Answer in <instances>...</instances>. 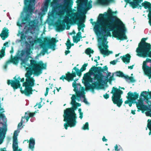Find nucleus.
Returning a JSON list of instances; mask_svg holds the SVG:
<instances>
[{
  "label": "nucleus",
  "mask_w": 151,
  "mask_h": 151,
  "mask_svg": "<svg viewBox=\"0 0 151 151\" xmlns=\"http://www.w3.org/2000/svg\"><path fill=\"white\" fill-rule=\"evenodd\" d=\"M99 17L101 19L100 24L99 22H93V19H90V23L93 25L95 24L94 29L96 34L101 35L100 39L103 41H106V39L104 37L111 36L110 32L112 31L113 36L117 38L118 40H123L127 39L125 35L126 29L124 24L119 19L115 16L111 15H109L105 20L102 21L104 17L103 14H99Z\"/></svg>",
  "instance_id": "nucleus-1"
},
{
  "label": "nucleus",
  "mask_w": 151,
  "mask_h": 151,
  "mask_svg": "<svg viewBox=\"0 0 151 151\" xmlns=\"http://www.w3.org/2000/svg\"><path fill=\"white\" fill-rule=\"evenodd\" d=\"M46 68V64L44 63L42 61H37L35 60H31L30 61V65L29 68H27L28 70L25 74V76L27 78L26 81L23 83L22 86L25 87L24 90L22 89L21 87L20 81L17 79L15 76L14 80H9L7 81V84L11 85L14 90L19 88H20V91L22 94H24L26 96H29L32 94L33 90L32 87L34 86L35 80L31 76L33 73L36 76H38L42 73V70Z\"/></svg>",
  "instance_id": "nucleus-2"
},
{
  "label": "nucleus",
  "mask_w": 151,
  "mask_h": 151,
  "mask_svg": "<svg viewBox=\"0 0 151 151\" xmlns=\"http://www.w3.org/2000/svg\"><path fill=\"white\" fill-rule=\"evenodd\" d=\"M107 66L102 68L101 67H96L93 66L89 70V72L84 74L83 80L86 89L94 91L95 89H99L105 83V81L103 79L104 76L101 72L107 70Z\"/></svg>",
  "instance_id": "nucleus-3"
},
{
  "label": "nucleus",
  "mask_w": 151,
  "mask_h": 151,
  "mask_svg": "<svg viewBox=\"0 0 151 151\" xmlns=\"http://www.w3.org/2000/svg\"><path fill=\"white\" fill-rule=\"evenodd\" d=\"M88 10H51L52 12H68L65 19L60 20L55 24L56 30L58 32L63 31L65 29V23L69 22L71 24H77L79 31L82 28L84 27L86 16L79 11L87 12Z\"/></svg>",
  "instance_id": "nucleus-4"
},
{
  "label": "nucleus",
  "mask_w": 151,
  "mask_h": 151,
  "mask_svg": "<svg viewBox=\"0 0 151 151\" xmlns=\"http://www.w3.org/2000/svg\"><path fill=\"white\" fill-rule=\"evenodd\" d=\"M76 95H73L71 97V101L70 104L73 107L66 109L64 111L63 117L64 123V126L66 129H67L68 127H74L76 124V115L75 111L78 107L81 106V104L76 102Z\"/></svg>",
  "instance_id": "nucleus-5"
},
{
  "label": "nucleus",
  "mask_w": 151,
  "mask_h": 151,
  "mask_svg": "<svg viewBox=\"0 0 151 151\" xmlns=\"http://www.w3.org/2000/svg\"><path fill=\"white\" fill-rule=\"evenodd\" d=\"M147 38H143L139 43L137 48V55L143 58L149 57L151 58V45L150 43L146 42Z\"/></svg>",
  "instance_id": "nucleus-6"
},
{
  "label": "nucleus",
  "mask_w": 151,
  "mask_h": 151,
  "mask_svg": "<svg viewBox=\"0 0 151 151\" xmlns=\"http://www.w3.org/2000/svg\"><path fill=\"white\" fill-rule=\"evenodd\" d=\"M127 95L128 96L127 97V99L130 101V102L128 104L130 107L132 106V104L135 103L138 109V111L140 110L144 111L147 110L148 107L144 104L142 100H138V102L135 101V100L138 98L139 96L138 93L137 92H135L133 93L130 91L127 93Z\"/></svg>",
  "instance_id": "nucleus-7"
},
{
  "label": "nucleus",
  "mask_w": 151,
  "mask_h": 151,
  "mask_svg": "<svg viewBox=\"0 0 151 151\" xmlns=\"http://www.w3.org/2000/svg\"><path fill=\"white\" fill-rule=\"evenodd\" d=\"M88 65V63L84 64L80 70L76 67H75L73 69L75 70V72L73 71L72 73H70L69 72H68L66 74L65 76L62 75L60 78V79L64 81V79H65L68 82L73 81L74 78L76 76V75L79 76H81L82 74L81 72L86 70V67Z\"/></svg>",
  "instance_id": "nucleus-8"
},
{
  "label": "nucleus",
  "mask_w": 151,
  "mask_h": 151,
  "mask_svg": "<svg viewBox=\"0 0 151 151\" xmlns=\"http://www.w3.org/2000/svg\"><path fill=\"white\" fill-rule=\"evenodd\" d=\"M111 93L113 94L111 98L113 103L116 104L118 107H120L123 102L122 99L121 98L123 91L117 88L113 87Z\"/></svg>",
  "instance_id": "nucleus-9"
},
{
  "label": "nucleus",
  "mask_w": 151,
  "mask_h": 151,
  "mask_svg": "<svg viewBox=\"0 0 151 151\" xmlns=\"http://www.w3.org/2000/svg\"><path fill=\"white\" fill-rule=\"evenodd\" d=\"M58 41L54 38H49L47 37L44 39L43 41L40 44L41 47L42 48L43 50L44 53H43L44 55L45 53L47 52L48 48L53 49L56 43Z\"/></svg>",
  "instance_id": "nucleus-10"
},
{
  "label": "nucleus",
  "mask_w": 151,
  "mask_h": 151,
  "mask_svg": "<svg viewBox=\"0 0 151 151\" xmlns=\"http://www.w3.org/2000/svg\"><path fill=\"white\" fill-rule=\"evenodd\" d=\"M142 69L145 75L148 77L149 79L151 78V59L146 58L143 61Z\"/></svg>",
  "instance_id": "nucleus-11"
},
{
  "label": "nucleus",
  "mask_w": 151,
  "mask_h": 151,
  "mask_svg": "<svg viewBox=\"0 0 151 151\" xmlns=\"http://www.w3.org/2000/svg\"><path fill=\"white\" fill-rule=\"evenodd\" d=\"M88 0H77V9H89L92 7V1L90 0L88 3Z\"/></svg>",
  "instance_id": "nucleus-12"
},
{
  "label": "nucleus",
  "mask_w": 151,
  "mask_h": 151,
  "mask_svg": "<svg viewBox=\"0 0 151 151\" xmlns=\"http://www.w3.org/2000/svg\"><path fill=\"white\" fill-rule=\"evenodd\" d=\"M23 9H35V0H24Z\"/></svg>",
  "instance_id": "nucleus-13"
},
{
  "label": "nucleus",
  "mask_w": 151,
  "mask_h": 151,
  "mask_svg": "<svg viewBox=\"0 0 151 151\" xmlns=\"http://www.w3.org/2000/svg\"><path fill=\"white\" fill-rule=\"evenodd\" d=\"M126 3H129V6L133 9L138 8L140 6L139 3L143 1V0H124Z\"/></svg>",
  "instance_id": "nucleus-14"
},
{
  "label": "nucleus",
  "mask_w": 151,
  "mask_h": 151,
  "mask_svg": "<svg viewBox=\"0 0 151 151\" xmlns=\"http://www.w3.org/2000/svg\"><path fill=\"white\" fill-rule=\"evenodd\" d=\"M102 46H100L99 47L101 54L105 55H108L112 53V51H109L107 50V48H108V45L105 44L103 42H102Z\"/></svg>",
  "instance_id": "nucleus-15"
},
{
  "label": "nucleus",
  "mask_w": 151,
  "mask_h": 151,
  "mask_svg": "<svg viewBox=\"0 0 151 151\" xmlns=\"http://www.w3.org/2000/svg\"><path fill=\"white\" fill-rule=\"evenodd\" d=\"M0 123L4 125L3 128L0 127V144H1L2 143L3 139L5 137V135L7 130V125L2 122H0Z\"/></svg>",
  "instance_id": "nucleus-16"
},
{
  "label": "nucleus",
  "mask_w": 151,
  "mask_h": 151,
  "mask_svg": "<svg viewBox=\"0 0 151 151\" xmlns=\"http://www.w3.org/2000/svg\"><path fill=\"white\" fill-rule=\"evenodd\" d=\"M15 132H14L13 137V142L12 144V148L13 151H22V149H18V141L17 136V134L15 136Z\"/></svg>",
  "instance_id": "nucleus-17"
},
{
  "label": "nucleus",
  "mask_w": 151,
  "mask_h": 151,
  "mask_svg": "<svg viewBox=\"0 0 151 151\" xmlns=\"http://www.w3.org/2000/svg\"><path fill=\"white\" fill-rule=\"evenodd\" d=\"M9 31V29L6 27L3 29L1 33L0 34V36L3 40H4L8 37Z\"/></svg>",
  "instance_id": "nucleus-18"
},
{
  "label": "nucleus",
  "mask_w": 151,
  "mask_h": 151,
  "mask_svg": "<svg viewBox=\"0 0 151 151\" xmlns=\"http://www.w3.org/2000/svg\"><path fill=\"white\" fill-rule=\"evenodd\" d=\"M84 93L83 91H77L76 93V97L78 98V100L79 101L81 97H82L83 98H84L83 102L85 104H87L88 103L85 98Z\"/></svg>",
  "instance_id": "nucleus-19"
},
{
  "label": "nucleus",
  "mask_w": 151,
  "mask_h": 151,
  "mask_svg": "<svg viewBox=\"0 0 151 151\" xmlns=\"http://www.w3.org/2000/svg\"><path fill=\"white\" fill-rule=\"evenodd\" d=\"M142 2V1H141L140 3H139L140 6L138 9H141L142 7L143 6L145 9H151V4L150 3L145 1L141 4Z\"/></svg>",
  "instance_id": "nucleus-20"
},
{
  "label": "nucleus",
  "mask_w": 151,
  "mask_h": 151,
  "mask_svg": "<svg viewBox=\"0 0 151 151\" xmlns=\"http://www.w3.org/2000/svg\"><path fill=\"white\" fill-rule=\"evenodd\" d=\"M140 96L143 97L145 100L148 101L149 99H151V91H143L141 93Z\"/></svg>",
  "instance_id": "nucleus-21"
},
{
  "label": "nucleus",
  "mask_w": 151,
  "mask_h": 151,
  "mask_svg": "<svg viewBox=\"0 0 151 151\" xmlns=\"http://www.w3.org/2000/svg\"><path fill=\"white\" fill-rule=\"evenodd\" d=\"M97 1L99 4L104 6H107L114 2V0H98Z\"/></svg>",
  "instance_id": "nucleus-22"
},
{
  "label": "nucleus",
  "mask_w": 151,
  "mask_h": 151,
  "mask_svg": "<svg viewBox=\"0 0 151 151\" xmlns=\"http://www.w3.org/2000/svg\"><path fill=\"white\" fill-rule=\"evenodd\" d=\"M131 58V56L130 55L128 54L120 57V58L124 63H129Z\"/></svg>",
  "instance_id": "nucleus-23"
},
{
  "label": "nucleus",
  "mask_w": 151,
  "mask_h": 151,
  "mask_svg": "<svg viewBox=\"0 0 151 151\" xmlns=\"http://www.w3.org/2000/svg\"><path fill=\"white\" fill-rule=\"evenodd\" d=\"M29 142V148L33 151L35 144V139L33 138L32 137H31L29 141L27 140V142Z\"/></svg>",
  "instance_id": "nucleus-24"
},
{
  "label": "nucleus",
  "mask_w": 151,
  "mask_h": 151,
  "mask_svg": "<svg viewBox=\"0 0 151 151\" xmlns=\"http://www.w3.org/2000/svg\"><path fill=\"white\" fill-rule=\"evenodd\" d=\"M35 114V112L31 113L29 112H27L25 113V115L24 116L22 117L24 119H25L26 122H27L30 117H32Z\"/></svg>",
  "instance_id": "nucleus-25"
},
{
  "label": "nucleus",
  "mask_w": 151,
  "mask_h": 151,
  "mask_svg": "<svg viewBox=\"0 0 151 151\" xmlns=\"http://www.w3.org/2000/svg\"><path fill=\"white\" fill-rule=\"evenodd\" d=\"M37 23L35 20H32L29 23V28L31 29H35Z\"/></svg>",
  "instance_id": "nucleus-26"
},
{
  "label": "nucleus",
  "mask_w": 151,
  "mask_h": 151,
  "mask_svg": "<svg viewBox=\"0 0 151 151\" xmlns=\"http://www.w3.org/2000/svg\"><path fill=\"white\" fill-rule=\"evenodd\" d=\"M20 58L18 57H14L12 58L10 60V62L14 64H17L18 63V60Z\"/></svg>",
  "instance_id": "nucleus-27"
},
{
  "label": "nucleus",
  "mask_w": 151,
  "mask_h": 151,
  "mask_svg": "<svg viewBox=\"0 0 151 151\" xmlns=\"http://www.w3.org/2000/svg\"><path fill=\"white\" fill-rule=\"evenodd\" d=\"M78 79H75L74 80V81L72 83L73 87L74 88L73 91L76 93L79 91H78V88L77 87V84L76 83V82L78 81Z\"/></svg>",
  "instance_id": "nucleus-28"
},
{
  "label": "nucleus",
  "mask_w": 151,
  "mask_h": 151,
  "mask_svg": "<svg viewBox=\"0 0 151 151\" xmlns=\"http://www.w3.org/2000/svg\"><path fill=\"white\" fill-rule=\"evenodd\" d=\"M29 15L27 14L26 17H23L22 19V24H24L25 22H28L29 20Z\"/></svg>",
  "instance_id": "nucleus-29"
},
{
  "label": "nucleus",
  "mask_w": 151,
  "mask_h": 151,
  "mask_svg": "<svg viewBox=\"0 0 151 151\" xmlns=\"http://www.w3.org/2000/svg\"><path fill=\"white\" fill-rule=\"evenodd\" d=\"M59 5V3L58 2H54L51 5V6L52 7V9H60L58 8Z\"/></svg>",
  "instance_id": "nucleus-30"
},
{
  "label": "nucleus",
  "mask_w": 151,
  "mask_h": 151,
  "mask_svg": "<svg viewBox=\"0 0 151 151\" xmlns=\"http://www.w3.org/2000/svg\"><path fill=\"white\" fill-rule=\"evenodd\" d=\"M115 73L116 76L124 78H125V76L126 75H124L122 72L119 71H116Z\"/></svg>",
  "instance_id": "nucleus-31"
},
{
  "label": "nucleus",
  "mask_w": 151,
  "mask_h": 151,
  "mask_svg": "<svg viewBox=\"0 0 151 151\" xmlns=\"http://www.w3.org/2000/svg\"><path fill=\"white\" fill-rule=\"evenodd\" d=\"M125 79L126 80V81L129 80L130 81L132 82H134L135 81L133 77H129L127 75H126L125 76Z\"/></svg>",
  "instance_id": "nucleus-32"
},
{
  "label": "nucleus",
  "mask_w": 151,
  "mask_h": 151,
  "mask_svg": "<svg viewBox=\"0 0 151 151\" xmlns=\"http://www.w3.org/2000/svg\"><path fill=\"white\" fill-rule=\"evenodd\" d=\"M49 3L45 2L40 9H47Z\"/></svg>",
  "instance_id": "nucleus-33"
},
{
  "label": "nucleus",
  "mask_w": 151,
  "mask_h": 151,
  "mask_svg": "<svg viewBox=\"0 0 151 151\" xmlns=\"http://www.w3.org/2000/svg\"><path fill=\"white\" fill-rule=\"evenodd\" d=\"M85 52L87 54H90L91 53L93 54L94 52V51L90 48L89 47L86 50Z\"/></svg>",
  "instance_id": "nucleus-34"
},
{
  "label": "nucleus",
  "mask_w": 151,
  "mask_h": 151,
  "mask_svg": "<svg viewBox=\"0 0 151 151\" xmlns=\"http://www.w3.org/2000/svg\"><path fill=\"white\" fill-rule=\"evenodd\" d=\"M149 11V13L148 14V17L149 19V23L150 25L151 26V10H148L147 12Z\"/></svg>",
  "instance_id": "nucleus-35"
},
{
  "label": "nucleus",
  "mask_w": 151,
  "mask_h": 151,
  "mask_svg": "<svg viewBox=\"0 0 151 151\" xmlns=\"http://www.w3.org/2000/svg\"><path fill=\"white\" fill-rule=\"evenodd\" d=\"M73 40L74 42L77 43L80 41V38L74 36L73 37Z\"/></svg>",
  "instance_id": "nucleus-36"
},
{
  "label": "nucleus",
  "mask_w": 151,
  "mask_h": 151,
  "mask_svg": "<svg viewBox=\"0 0 151 151\" xmlns=\"http://www.w3.org/2000/svg\"><path fill=\"white\" fill-rule=\"evenodd\" d=\"M107 79V82H109L110 84H111L112 81L114 80V74H113L111 76L109 79Z\"/></svg>",
  "instance_id": "nucleus-37"
},
{
  "label": "nucleus",
  "mask_w": 151,
  "mask_h": 151,
  "mask_svg": "<svg viewBox=\"0 0 151 151\" xmlns=\"http://www.w3.org/2000/svg\"><path fill=\"white\" fill-rule=\"evenodd\" d=\"M82 129L84 130L86 129L88 130L89 129L88 123V122L85 123V124L83 127Z\"/></svg>",
  "instance_id": "nucleus-38"
},
{
  "label": "nucleus",
  "mask_w": 151,
  "mask_h": 151,
  "mask_svg": "<svg viewBox=\"0 0 151 151\" xmlns=\"http://www.w3.org/2000/svg\"><path fill=\"white\" fill-rule=\"evenodd\" d=\"M107 70H104V71L103 72H101V73L102 74H103L102 73H104L105 71H106V72H107V74L106 76V78H108V77L110 76L111 74V73L110 72H108V67H107Z\"/></svg>",
  "instance_id": "nucleus-39"
},
{
  "label": "nucleus",
  "mask_w": 151,
  "mask_h": 151,
  "mask_svg": "<svg viewBox=\"0 0 151 151\" xmlns=\"http://www.w3.org/2000/svg\"><path fill=\"white\" fill-rule=\"evenodd\" d=\"M78 111L79 113V117L82 119L83 117V113L81 112V109L79 108L78 109Z\"/></svg>",
  "instance_id": "nucleus-40"
},
{
  "label": "nucleus",
  "mask_w": 151,
  "mask_h": 151,
  "mask_svg": "<svg viewBox=\"0 0 151 151\" xmlns=\"http://www.w3.org/2000/svg\"><path fill=\"white\" fill-rule=\"evenodd\" d=\"M20 52V53L19 55V56L21 57H23L25 54L26 52L24 50H22Z\"/></svg>",
  "instance_id": "nucleus-41"
},
{
  "label": "nucleus",
  "mask_w": 151,
  "mask_h": 151,
  "mask_svg": "<svg viewBox=\"0 0 151 151\" xmlns=\"http://www.w3.org/2000/svg\"><path fill=\"white\" fill-rule=\"evenodd\" d=\"M31 60H30V61H31ZM27 62H26V61H25V60H22V63H21V64H24V65H27L29 66V67H28L27 68H26V70H27L26 68H29V66H30V65H27ZM27 70H27V71L28 70V69H27Z\"/></svg>",
  "instance_id": "nucleus-42"
},
{
  "label": "nucleus",
  "mask_w": 151,
  "mask_h": 151,
  "mask_svg": "<svg viewBox=\"0 0 151 151\" xmlns=\"http://www.w3.org/2000/svg\"><path fill=\"white\" fill-rule=\"evenodd\" d=\"M147 127L150 130L149 134V135H150L151 134V120L150 122L148 123Z\"/></svg>",
  "instance_id": "nucleus-43"
},
{
  "label": "nucleus",
  "mask_w": 151,
  "mask_h": 151,
  "mask_svg": "<svg viewBox=\"0 0 151 151\" xmlns=\"http://www.w3.org/2000/svg\"><path fill=\"white\" fill-rule=\"evenodd\" d=\"M26 35L24 34L23 33H22L21 34V39L22 40H25V38H26Z\"/></svg>",
  "instance_id": "nucleus-44"
},
{
  "label": "nucleus",
  "mask_w": 151,
  "mask_h": 151,
  "mask_svg": "<svg viewBox=\"0 0 151 151\" xmlns=\"http://www.w3.org/2000/svg\"><path fill=\"white\" fill-rule=\"evenodd\" d=\"M24 118H22H22L21 119V122L19 124H18V127H21L23 123L24 122V120H23Z\"/></svg>",
  "instance_id": "nucleus-45"
},
{
  "label": "nucleus",
  "mask_w": 151,
  "mask_h": 151,
  "mask_svg": "<svg viewBox=\"0 0 151 151\" xmlns=\"http://www.w3.org/2000/svg\"><path fill=\"white\" fill-rule=\"evenodd\" d=\"M71 43V42L70 41V40L69 39H68L66 43L67 48H68V46H69V45H70Z\"/></svg>",
  "instance_id": "nucleus-46"
},
{
  "label": "nucleus",
  "mask_w": 151,
  "mask_h": 151,
  "mask_svg": "<svg viewBox=\"0 0 151 151\" xmlns=\"http://www.w3.org/2000/svg\"><path fill=\"white\" fill-rule=\"evenodd\" d=\"M81 32H79L77 34L76 37L81 38H82V37L81 35Z\"/></svg>",
  "instance_id": "nucleus-47"
},
{
  "label": "nucleus",
  "mask_w": 151,
  "mask_h": 151,
  "mask_svg": "<svg viewBox=\"0 0 151 151\" xmlns=\"http://www.w3.org/2000/svg\"><path fill=\"white\" fill-rule=\"evenodd\" d=\"M103 97L104 98V99H107L109 98V94H108L107 93H106L105 94L103 95Z\"/></svg>",
  "instance_id": "nucleus-48"
},
{
  "label": "nucleus",
  "mask_w": 151,
  "mask_h": 151,
  "mask_svg": "<svg viewBox=\"0 0 151 151\" xmlns=\"http://www.w3.org/2000/svg\"><path fill=\"white\" fill-rule=\"evenodd\" d=\"M117 62V60H113L110 62V63L113 65H115L116 64V63Z\"/></svg>",
  "instance_id": "nucleus-49"
},
{
  "label": "nucleus",
  "mask_w": 151,
  "mask_h": 151,
  "mask_svg": "<svg viewBox=\"0 0 151 151\" xmlns=\"http://www.w3.org/2000/svg\"><path fill=\"white\" fill-rule=\"evenodd\" d=\"M49 88H48V87H47L46 88V92L45 93V96H47V95L48 94V92H49Z\"/></svg>",
  "instance_id": "nucleus-50"
},
{
  "label": "nucleus",
  "mask_w": 151,
  "mask_h": 151,
  "mask_svg": "<svg viewBox=\"0 0 151 151\" xmlns=\"http://www.w3.org/2000/svg\"><path fill=\"white\" fill-rule=\"evenodd\" d=\"M22 23H21L19 21L17 22V25L19 27H22Z\"/></svg>",
  "instance_id": "nucleus-51"
},
{
  "label": "nucleus",
  "mask_w": 151,
  "mask_h": 151,
  "mask_svg": "<svg viewBox=\"0 0 151 151\" xmlns=\"http://www.w3.org/2000/svg\"><path fill=\"white\" fill-rule=\"evenodd\" d=\"M74 45V44H73V43H71L70 45H69V46H68V48H67V49L68 50H69V49H70L71 47L72 46H73Z\"/></svg>",
  "instance_id": "nucleus-52"
},
{
  "label": "nucleus",
  "mask_w": 151,
  "mask_h": 151,
  "mask_svg": "<svg viewBox=\"0 0 151 151\" xmlns=\"http://www.w3.org/2000/svg\"><path fill=\"white\" fill-rule=\"evenodd\" d=\"M25 12H30V13L33 12L34 10H23Z\"/></svg>",
  "instance_id": "nucleus-53"
},
{
  "label": "nucleus",
  "mask_w": 151,
  "mask_h": 151,
  "mask_svg": "<svg viewBox=\"0 0 151 151\" xmlns=\"http://www.w3.org/2000/svg\"><path fill=\"white\" fill-rule=\"evenodd\" d=\"M102 141L103 142H106L107 141V139L105 138L104 136L102 138Z\"/></svg>",
  "instance_id": "nucleus-54"
},
{
  "label": "nucleus",
  "mask_w": 151,
  "mask_h": 151,
  "mask_svg": "<svg viewBox=\"0 0 151 151\" xmlns=\"http://www.w3.org/2000/svg\"><path fill=\"white\" fill-rule=\"evenodd\" d=\"M42 102V100H41L39 104H38V108L39 109H40L42 106L41 105V103Z\"/></svg>",
  "instance_id": "nucleus-55"
},
{
  "label": "nucleus",
  "mask_w": 151,
  "mask_h": 151,
  "mask_svg": "<svg viewBox=\"0 0 151 151\" xmlns=\"http://www.w3.org/2000/svg\"><path fill=\"white\" fill-rule=\"evenodd\" d=\"M70 52V51L69 50H66L65 52V55H67L68 53H69Z\"/></svg>",
  "instance_id": "nucleus-56"
},
{
  "label": "nucleus",
  "mask_w": 151,
  "mask_h": 151,
  "mask_svg": "<svg viewBox=\"0 0 151 151\" xmlns=\"http://www.w3.org/2000/svg\"><path fill=\"white\" fill-rule=\"evenodd\" d=\"M134 66V65H133L131 66H128V68L130 69H132L133 68V67Z\"/></svg>",
  "instance_id": "nucleus-57"
},
{
  "label": "nucleus",
  "mask_w": 151,
  "mask_h": 151,
  "mask_svg": "<svg viewBox=\"0 0 151 151\" xmlns=\"http://www.w3.org/2000/svg\"><path fill=\"white\" fill-rule=\"evenodd\" d=\"M14 52V48L13 46H12L11 47V50L10 51V53L11 54L13 53Z\"/></svg>",
  "instance_id": "nucleus-58"
},
{
  "label": "nucleus",
  "mask_w": 151,
  "mask_h": 151,
  "mask_svg": "<svg viewBox=\"0 0 151 151\" xmlns=\"http://www.w3.org/2000/svg\"><path fill=\"white\" fill-rule=\"evenodd\" d=\"M115 149L116 151H118L119 150L118 149V146L117 145H116L115 146Z\"/></svg>",
  "instance_id": "nucleus-59"
},
{
  "label": "nucleus",
  "mask_w": 151,
  "mask_h": 151,
  "mask_svg": "<svg viewBox=\"0 0 151 151\" xmlns=\"http://www.w3.org/2000/svg\"><path fill=\"white\" fill-rule=\"evenodd\" d=\"M24 78H23L21 79L20 81L22 82H23V83L25 82H24Z\"/></svg>",
  "instance_id": "nucleus-60"
},
{
  "label": "nucleus",
  "mask_w": 151,
  "mask_h": 151,
  "mask_svg": "<svg viewBox=\"0 0 151 151\" xmlns=\"http://www.w3.org/2000/svg\"><path fill=\"white\" fill-rule=\"evenodd\" d=\"M130 102V101L129 100H128V99L127 100L125 101V104H129V103Z\"/></svg>",
  "instance_id": "nucleus-61"
},
{
  "label": "nucleus",
  "mask_w": 151,
  "mask_h": 151,
  "mask_svg": "<svg viewBox=\"0 0 151 151\" xmlns=\"http://www.w3.org/2000/svg\"><path fill=\"white\" fill-rule=\"evenodd\" d=\"M135 110H132L131 113L133 114L134 115L135 114Z\"/></svg>",
  "instance_id": "nucleus-62"
},
{
  "label": "nucleus",
  "mask_w": 151,
  "mask_h": 151,
  "mask_svg": "<svg viewBox=\"0 0 151 151\" xmlns=\"http://www.w3.org/2000/svg\"><path fill=\"white\" fill-rule=\"evenodd\" d=\"M55 88H56L57 90V91L58 92H59V90L60 89H61V87H60L59 88H58L57 87H55Z\"/></svg>",
  "instance_id": "nucleus-63"
},
{
  "label": "nucleus",
  "mask_w": 151,
  "mask_h": 151,
  "mask_svg": "<svg viewBox=\"0 0 151 151\" xmlns=\"http://www.w3.org/2000/svg\"><path fill=\"white\" fill-rule=\"evenodd\" d=\"M1 151H7L6 150V148L5 147H4L3 148L1 149Z\"/></svg>",
  "instance_id": "nucleus-64"
}]
</instances>
